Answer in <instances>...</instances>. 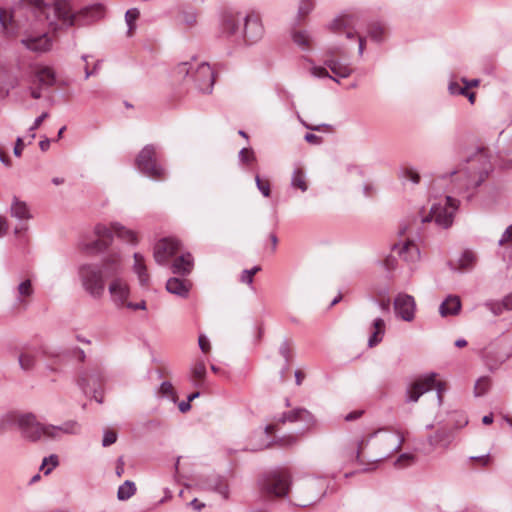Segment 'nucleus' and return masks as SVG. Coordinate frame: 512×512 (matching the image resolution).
Returning a JSON list of instances; mask_svg holds the SVG:
<instances>
[{
  "instance_id": "obj_60",
  "label": "nucleus",
  "mask_w": 512,
  "mask_h": 512,
  "mask_svg": "<svg viewBox=\"0 0 512 512\" xmlns=\"http://www.w3.org/2000/svg\"><path fill=\"white\" fill-rule=\"evenodd\" d=\"M383 265L387 270H393L396 268V259L393 255H389L383 261Z\"/></svg>"
},
{
  "instance_id": "obj_49",
  "label": "nucleus",
  "mask_w": 512,
  "mask_h": 512,
  "mask_svg": "<svg viewBox=\"0 0 512 512\" xmlns=\"http://www.w3.org/2000/svg\"><path fill=\"white\" fill-rule=\"evenodd\" d=\"M260 271V267L259 266H255L251 269H247V270H244L242 272V275H241V281L243 283H247L249 285L252 284L253 282V276L258 272Z\"/></svg>"
},
{
  "instance_id": "obj_27",
  "label": "nucleus",
  "mask_w": 512,
  "mask_h": 512,
  "mask_svg": "<svg viewBox=\"0 0 512 512\" xmlns=\"http://www.w3.org/2000/svg\"><path fill=\"white\" fill-rule=\"evenodd\" d=\"M10 214L17 220H30L32 218L31 211L26 202L21 201L17 197H13Z\"/></svg>"
},
{
  "instance_id": "obj_22",
  "label": "nucleus",
  "mask_w": 512,
  "mask_h": 512,
  "mask_svg": "<svg viewBox=\"0 0 512 512\" xmlns=\"http://www.w3.org/2000/svg\"><path fill=\"white\" fill-rule=\"evenodd\" d=\"M278 421L280 423L304 421L308 424V427L315 425V419L313 415L306 409L302 408H297L290 412L283 413Z\"/></svg>"
},
{
  "instance_id": "obj_20",
  "label": "nucleus",
  "mask_w": 512,
  "mask_h": 512,
  "mask_svg": "<svg viewBox=\"0 0 512 512\" xmlns=\"http://www.w3.org/2000/svg\"><path fill=\"white\" fill-rule=\"evenodd\" d=\"M396 313L405 321H411L415 313L414 298L408 294H399L394 301Z\"/></svg>"
},
{
  "instance_id": "obj_30",
  "label": "nucleus",
  "mask_w": 512,
  "mask_h": 512,
  "mask_svg": "<svg viewBox=\"0 0 512 512\" xmlns=\"http://www.w3.org/2000/svg\"><path fill=\"white\" fill-rule=\"evenodd\" d=\"M114 234L123 240L124 242L130 244H136L138 242L137 234L119 223H113Z\"/></svg>"
},
{
  "instance_id": "obj_15",
  "label": "nucleus",
  "mask_w": 512,
  "mask_h": 512,
  "mask_svg": "<svg viewBox=\"0 0 512 512\" xmlns=\"http://www.w3.org/2000/svg\"><path fill=\"white\" fill-rule=\"evenodd\" d=\"M96 240L91 242H81L80 247L83 251H99L106 248L112 240L114 234L113 224L107 226L104 224H97L94 228Z\"/></svg>"
},
{
  "instance_id": "obj_16",
  "label": "nucleus",
  "mask_w": 512,
  "mask_h": 512,
  "mask_svg": "<svg viewBox=\"0 0 512 512\" xmlns=\"http://www.w3.org/2000/svg\"><path fill=\"white\" fill-rule=\"evenodd\" d=\"M242 20L244 21L243 34L247 42L255 43L262 39L265 30L261 17L257 12H249Z\"/></svg>"
},
{
  "instance_id": "obj_36",
  "label": "nucleus",
  "mask_w": 512,
  "mask_h": 512,
  "mask_svg": "<svg viewBox=\"0 0 512 512\" xmlns=\"http://www.w3.org/2000/svg\"><path fill=\"white\" fill-rule=\"evenodd\" d=\"M135 492L134 482L127 480L118 488L117 497L119 500L124 501L131 498Z\"/></svg>"
},
{
  "instance_id": "obj_29",
  "label": "nucleus",
  "mask_w": 512,
  "mask_h": 512,
  "mask_svg": "<svg viewBox=\"0 0 512 512\" xmlns=\"http://www.w3.org/2000/svg\"><path fill=\"white\" fill-rule=\"evenodd\" d=\"M290 185L294 189H299L302 193L308 190V181L302 168H295L291 175Z\"/></svg>"
},
{
  "instance_id": "obj_59",
  "label": "nucleus",
  "mask_w": 512,
  "mask_h": 512,
  "mask_svg": "<svg viewBox=\"0 0 512 512\" xmlns=\"http://www.w3.org/2000/svg\"><path fill=\"white\" fill-rule=\"evenodd\" d=\"M511 239H512V225H510L505 230V232L502 234V236H501V238L499 240V245H504L505 243H507Z\"/></svg>"
},
{
  "instance_id": "obj_33",
  "label": "nucleus",
  "mask_w": 512,
  "mask_h": 512,
  "mask_svg": "<svg viewBox=\"0 0 512 512\" xmlns=\"http://www.w3.org/2000/svg\"><path fill=\"white\" fill-rule=\"evenodd\" d=\"M242 18L239 14H225L222 20L223 30L229 34H234L238 30L239 22Z\"/></svg>"
},
{
  "instance_id": "obj_54",
  "label": "nucleus",
  "mask_w": 512,
  "mask_h": 512,
  "mask_svg": "<svg viewBox=\"0 0 512 512\" xmlns=\"http://www.w3.org/2000/svg\"><path fill=\"white\" fill-rule=\"evenodd\" d=\"M311 73L315 77H319V78L329 77V78H331V76L329 75L328 71L325 68H323V67H313L311 69ZM332 79L338 82V80L336 78L332 77Z\"/></svg>"
},
{
  "instance_id": "obj_45",
  "label": "nucleus",
  "mask_w": 512,
  "mask_h": 512,
  "mask_svg": "<svg viewBox=\"0 0 512 512\" xmlns=\"http://www.w3.org/2000/svg\"><path fill=\"white\" fill-rule=\"evenodd\" d=\"M58 463V457L56 455H50L49 457L44 458L41 465V470L45 475H48L52 469L58 465Z\"/></svg>"
},
{
  "instance_id": "obj_5",
  "label": "nucleus",
  "mask_w": 512,
  "mask_h": 512,
  "mask_svg": "<svg viewBox=\"0 0 512 512\" xmlns=\"http://www.w3.org/2000/svg\"><path fill=\"white\" fill-rule=\"evenodd\" d=\"M179 74L188 75L191 72L196 89L201 93H210L213 89L215 76L211 66L206 63H181L177 67Z\"/></svg>"
},
{
  "instance_id": "obj_47",
  "label": "nucleus",
  "mask_w": 512,
  "mask_h": 512,
  "mask_svg": "<svg viewBox=\"0 0 512 512\" xmlns=\"http://www.w3.org/2000/svg\"><path fill=\"white\" fill-rule=\"evenodd\" d=\"M293 40L297 45L303 48H307L310 44V37L306 32H296L293 35Z\"/></svg>"
},
{
  "instance_id": "obj_55",
  "label": "nucleus",
  "mask_w": 512,
  "mask_h": 512,
  "mask_svg": "<svg viewBox=\"0 0 512 512\" xmlns=\"http://www.w3.org/2000/svg\"><path fill=\"white\" fill-rule=\"evenodd\" d=\"M11 13L8 10L1 9L0 10V22L4 29L8 30V23L11 20Z\"/></svg>"
},
{
  "instance_id": "obj_25",
  "label": "nucleus",
  "mask_w": 512,
  "mask_h": 512,
  "mask_svg": "<svg viewBox=\"0 0 512 512\" xmlns=\"http://www.w3.org/2000/svg\"><path fill=\"white\" fill-rule=\"evenodd\" d=\"M461 310V300L456 295L448 296L440 305L439 313L442 317L454 316Z\"/></svg>"
},
{
  "instance_id": "obj_17",
  "label": "nucleus",
  "mask_w": 512,
  "mask_h": 512,
  "mask_svg": "<svg viewBox=\"0 0 512 512\" xmlns=\"http://www.w3.org/2000/svg\"><path fill=\"white\" fill-rule=\"evenodd\" d=\"M180 250V242L175 238L159 240L153 249V258L159 265H165Z\"/></svg>"
},
{
  "instance_id": "obj_32",
  "label": "nucleus",
  "mask_w": 512,
  "mask_h": 512,
  "mask_svg": "<svg viewBox=\"0 0 512 512\" xmlns=\"http://www.w3.org/2000/svg\"><path fill=\"white\" fill-rule=\"evenodd\" d=\"M373 333L368 339L369 347H374L378 343L382 341L384 331H385V322L381 318H376L373 321Z\"/></svg>"
},
{
  "instance_id": "obj_38",
  "label": "nucleus",
  "mask_w": 512,
  "mask_h": 512,
  "mask_svg": "<svg viewBox=\"0 0 512 512\" xmlns=\"http://www.w3.org/2000/svg\"><path fill=\"white\" fill-rule=\"evenodd\" d=\"M207 489L217 492L225 499L228 497V486L220 478H215L210 483H208Z\"/></svg>"
},
{
  "instance_id": "obj_19",
  "label": "nucleus",
  "mask_w": 512,
  "mask_h": 512,
  "mask_svg": "<svg viewBox=\"0 0 512 512\" xmlns=\"http://www.w3.org/2000/svg\"><path fill=\"white\" fill-rule=\"evenodd\" d=\"M356 20V17L350 14L340 15L331 22L330 29L336 33L345 34L348 39H352L357 35L355 30Z\"/></svg>"
},
{
  "instance_id": "obj_23",
  "label": "nucleus",
  "mask_w": 512,
  "mask_h": 512,
  "mask_svg": "<svg viewBox=\"0 0 512 512\" xmlns=\"http://www.w3.org/2000/svg\"><path fill=\"white\" fill-rule=\"evenodd\" d=\"M192 283L189 280L170 278L166 283V289L169 293L182 298H187L191 290Z\"/></svg>"
},
{
  "instance_id": "obj_43",
  "label": "nucleus",
  "mask_w": 512,
  "mask_h": 512,
  "mask_svg": "<svg viewBox=\"0 0 512 512\" xmlns=\"http://www.w3.org/2000/svg\"><path fill=\"white\" fill-rule=\"evenodd\" d=\"M490 379L488 377H481L479 378L476 383H475V387H474V393H475V396H482L484 395L489 387H490Z\"/></svg>"
},
{
  "instance_id": "obj_1",
  "label": "nucleus",
  "mask_w": 512,
  "mask_h": 512,
  "mask_svg": "<svg viewBox=\"0 0 512 512\" xmlns=\"http://www.w3.org/2000/svg\"><path fill=\"white\" fill-rule=\"evenodd\" d=\"M13 425H16L21 436L30 442L58 440L64 435H75L80 431V425L74 420L52 425L41 423L33 413L9 412L1 417L0 431H6Z\"/></svg>"
},
{
  "instance_id": "obj_48",
  "label": "nucleus",
  "mask_w": 512,
  "mask_h": 512,
  "mask_svg": "<svg viewBox=\"0 0 512 512\" xmlns=\"http://www.w3.org/2000/svg\"><path fill=\"white\" fill-rule=\"evenodd\" d=\"M485 306L495 315L498 316L506 310L504 299L502 302H487Z\"/></svg>"
},
{
  "instance_id": "obj_4",
  "label": "nucleus",
  "mask_w": 512,
  "mask_h": 512,
  "mask_svg": "<svg viewBox=\"0 0 512 512\" xmlns=\"http://www.w3.org/2000/svg\"><path fill=\"white\" fill-rule=\"evenodd\" d=\"M491 170L489 156L484 150H478L466 160L465 165L449 172L456 182L457 189L465 190L479 186Z\"/></svg>"
},
{
  "instance_id": "obj_7",
  "label": "nucleus",
  "mask_w": 512,
  "mask_h": 512,
  "mask_svg": "<svg viewBox=\"0 0 512 512\" xmlns=\"http://www.w3.org/2000/svg\"><path fill=\"white\" fill-rule=\"evenodd\" d=\"M457 208L458 201L450 196H446L431 206L430 216L423 218L422 222H428L433 219L437 225L448 228L453 223V217Z\"/></svg>"
},
{
  "instance_id": "obj_28",
  "label": "nucleus",
  "mask_w": 512,
  "mask_h": 512,
  "mask_svg": "<svg viewBox=\"0 0 512 512\" xmlns=\"http://www.w3.org/2000/svg\"><path fill=\"white\" fill-rule=\"evenodd\" d=\"M36 81L40 87L47 88L55 83V72L50 67H39L35 73Z\"/></svg>"
},
{
  "instance_id": "obj_57",
  "label": "nucleus",
  "mask_w": 512,
  "mask_h": 512,
  "mask_svg": "<svg viewBox=\"0 0 512 512\" xmlns=\"http://www.w3.org/2000/svg\"><path fill=\"white\" fill-rule=\"evenodd\" d=\"M199 347L204 352L207 353L210 351V343L205 335H200L198 339Z\"/></svg>"
},
{
  "instance_id": "obj_12",
  "label": "nucleus",
  "mask_w": 512,
  "mask_h": 512,
  "mask_svg": "<svg viewBox=\"0 0 512 512\" xmlns=\"http://www.w3.org/2000/svg\"><path fill=\"white\" fill-rule=\"evenodd\" d=\"M261 488L268 494L277 497L285 496L290 487V477L284 473H273L260 481Z\"/></svg>"
},
{
  "instance_id": "obj_24",
  "label": "nucleus",
  "mask_w": 512,
  "mask_h": 512,
  "mask_svg": "<svg viewBox=\"0 0 512 512\" xmlns=\"http://www.w3.org/2000/svg\"><path fill=\"white\" fill-rule=\"evenodd\" d=\"M133 258H134V264H133L132 269L138 277L139 284L141 286H148L150 276L147 271V266L145 263L144 256L140 253H134Z\"/></svg>"
},
{
  "instance_id": "obj_41",
  "label": "nucleus",
  "mask_w": 512,
  "mask_h": 512,
  "mask_svg": "<svg viewBox=\"0 0 512 512\" xmlns=\"http://www.w3.org/2000/svg\"><path fill=\"white\" fill-rule=\"evenodd\" d=\"M139 17V10L136 8L129 9L125 14V21L128 26V35L131 36L135 30V22Z\"/></svg>"
},
{
  "instance_id": "obj_13",
  "label": "nucleus",
  "mask_w": 512,
  "mask_h": 512,
  "mask_svg": "<svg viewBox=\"0 0 512 512\" xmlns=\"http://www.w3.org/2000/svg\"><path fill=\"white\" fill-rule=\"evenodd\" d=\"M21 44L34 53H45L52 48V39L44 32L27 31L21 38Z\"/></svg>"
},
{
  "instance_id": "obj_6",
  "label": "nucleus",
  "mask_w": 512,
  "mask_h": 512,
  "mask_svg": "<svg viewBox=\"0 0 512 512\" xmlns=\"http://www.w3.org/2000/svg\"><path fill=\"white\" fill-rule=\"evenodd\" d=\"M78 276L82 287L89 295L94 298L102 297L105 288V278L99 265L88 263L80 265Z\"/></svg>"
},
{
  "instance_id": "obj_50",
  "label": "nucleus",
  "mask_w": 512,
  "mask_h": 512,
  "mask_svg": "<svg viewBox=\"0 0 512 512\" xmlns=\"http://www.w3.org/2000/svg\"><path fill=\"white\" fill-rule=\"evenodd\" d=\"M256 185L258 189L261 191L263 196L269 197L270 196V185L269 182L261 180V178L257 175L255 177Z\"/></svg>"
},
{
  "instance_id": "obj_44",
  "label": "nucleus",
  "mask_w": 512,
  "mask_h": 512,
  "mask_svg": "<svg viewBox=\"0 0 512 512\" xmlns=\"http://www.w3.org/2000/svg\"><path fill=\"white\" fill-rule=\"evenodd\" d=\"M369 34L373 40L379 42L386 34V28L380 23H374L370 27Z\"/></svg>"
},
{
  "instance_id": "obj_10",
  "label": "nucleus",
  "mask_w": 512,
  "mask_h": 512,
  "mask_svg": "<svg viewBox=\"0 0 512 512\" xmlns=\"http://www.w3.org/2000/svg\"><path fill=\"white\" fill-rule=\"evenodd\" d=\"M364 457V443L358 440L341 447L335 454V461L341 466L358 463L366 468L367 464Z\"/></svg>"
},
{
  "instance_id": "obj_14",
  "label": "nucleus",
  "mask_w": 512,
  "mask_h": 512,
  "mask_svg": "<svg viewBox=\"0 0 512 512\" xmlns=\"http://www.w3.org/2000/svg\"><path fill=\"white\" fill-rule=\"evenodd\" d=\"M108 292L112 303L118 309L125 308L130 301V286L124 278L116 277L111 279L108 285Z\"/></svg>"
},
{
  "instance_id": "obj_46",
  "label": "nucleus",
  "mask_w": 512,
  "mask_h": 512,
  "mask_svg": "<svg viewBox=\"0 0 512 512\" xmlns=\"http://www.w3.org/2000/svg\"><path fill=\"white\" fill-rule=\"evenodd\" d=\"M415 462V456L412 454L404 453L395 461V466L398 468L407 467Z\"/></svg>"
},
{
  "instance_id": "obj_31",
  "label": "nucleus",
  "mask_w": 512,
  "mask_h": 512,
  "mask_svg": "<svg viewBox=\"0 0 512 512\" xmlns=\"http://www.w3.org/2000/svg\"><path fill=\"white\" fill-rule=\"evenodd\" d=\"M325 63L337 77L346 78L352 73V68L348 64H343L336 59H328Z\"/></svg>"
},
{
  "instance_id": "obj_2",
  "label": "nucleus",
  "mask_w": 512,
  "mask_h": 512,
  "mask_svg": "<svg viewBox=\"0 0 512 512\" xmlns=\"http://www.w3.org/2000/svg\"><path fill=\"white\" fill-rule=\"evenodd\" d=\"M104 7L101 4L84 7L73 11L72 0H54L52 4L41 8V14L50 29L58 31L75 25H84L88 20L100 18Z\"/></svg>"
},
{
  "instance_id": "obj_52",
  "label": "nucleus",
  "mask_w": 512,
  "mask_h": 512,
  "mask_svg": "<svg viewBox=\"0 0 512 512\" xmlns=\"http://www.w3.org/2000/svg\"><path fill=\"white\" fill-rule=\"evenodd\" d=\"M313 8L312 0H301L299 5V14L304 16L308 14Z\"/></svg>"
},
{
  "instance_id": "obj_51",
  "label": "nucleus",
  "mask_w": 512,
  "mask_h": 512,
  "mask_svg": "<svg viewBox=\"0 0 512 512\" xmlns=\"http://www.w3.org/2000/svg\"><path fill=\"white\" fill-rule=\"evenodd\" d=\"M116 440H117L116 432H114L112 430H107V431L104 432L103 440H102V445L104 447L110 446L113 443H115Z\"/></svg>"
},
{
  "instance_id": "obj_39",
  "label": "nucleus",
  "mask_w": 512,
  "mask_h": 512,
  "mask_svg": "<svg viewBox=\"0 0 512 512\" xmlns=\"http://www.w3.org/2000/svg\"><path fill=\"white\" fill-rule=\"evenodd\" d=\"M476 262V255L472 251H465L458 259V269H469Z\"/></svg>"
},
{
  "instance_id": "obj_18",
  "label": "nucleus",
  "mask_w": 512,
  "mask_h": 512,
  "mask_svg": "<svg viewBox=\"0 0 512 512\" xmlns=\"http://www.w3.org/2000/svg\"><path fill=\"white\" fill-rule=\"evenodd\" d=\"M392 251L407 263H415L420 258L417 245L409 238H404L398 243H395L392 247Z\"/></svg>"
},
{
  "instance_id": "obj_42",
  "label": "nucleus",
  "mask_w": 512,
  "mask_h": 512,
  "mask_svg": "<svg viewBox=\"0 0 512 512\" xmlns=\"http://www.w3.org/2000/svg\"><path fill=\"white\" fill-rule=\"evenodd\" d=\"M181 24L192 28L197 24V13L194 10H185L180 15Z\"/></svg>"
},
{
  "instance_id": "obj_26",
  "label": "nucleus",
  "mask_w": 512,
  "mask_h": 512,
  "mask_svg": "<svg viewBox=\"0 0 512 512\" xmlns=\"http://www.w3.org/2000/svg\"><path fill=\"white\" fill-rule=\"evenodd\" d=\"M174 274L188 275L193 269V257L190 253L182 254L177 257L172 264Z\"/></svg>"
},
{
  "instance_id": "obj_56",
  "label": "nucleus",
  "mask_w": 512,
  "mask_h": 512,
  "mask_svg": "<svg viewBox=\"0 0 512 512\" xmlns=\"http://www.w3.org/2000/svg\"><path fill=\"white\" fill-rule=\"evenodd\" d=\"M160 393L165 396H171L174 398L173 386L170 382H163L160 386Z\"/></svg>"
},
{
  "instance_id": "obj_34",
  "label": "nucleus",
  "mask_w": 512,
  "mask_h": 512,
  "mask_svg": "<svg viewBox=\"0 0 512 512\" xmlns=\"http://www.w3.org/2000/svg\"><path fill=\"white\" fill-rule=\"evenodd\" d=\"M18 362L21 369L25 371H29L34 368L36 363V354L35 352L24 350L20 352L18 356Z\"/></svg>"
},
{
  "instance_id": "obj_11",
  "label": "nucleus",
  "mask_w": 512,
  "mask_h": 512,
  "mask_svg": "<svg viewBox=\"0 0 512 512\" xmlns=\"http://www.w3.org/2000/svg\"><path fill=\"white\" fill-rule=\"evenodd\" d=\"M324 495V489L318 481L311 480L303 484L296 491L295 504L301 507L313 505L320 501Z\"/></svg>"
},
{
  "instance_id": "obj_53",
  "label": "nucleus",
  "mask_w": 512,
  "mask_h": 512,
  "mask_svg": "<svg viewBox=\"0 0 512 512\" xmlns=\"http://www.w3.org/2000/svg\"><path fill=\"white\" fill-rule=\"evenodd\" d=\"M239 158L242 162L246 163V162H249V161H252L254 160L255 156H254V152L250 149H247V148H243L240 152H239Z\"/></svg>"
},
{
  "instance_id": "obj_35",
  "label": "nucleus",
  "mask_w": 512,
  "mask_h": 512,
  "mask_svg": "<svg viewBox=\"0 0 512 512\" xmlns=\"http://www.w3.org/2000/svg\"><path fill=\"white\" fill-rule=\"evenodd\" d=\"M17 293H18V302L19 303H25L26 299L32 296L33 294V287L31 280L25 279L19 283L17 286Z\"/></svg>"
},
{
  "instance_id": "obj_40",
  "label": "nucleus",
  "mask_w": 512,
  "mask_h": 512,
  "mask_svg": "<svg viewBox=\"0 0 512 512\" xmlns=\"http://www.w3.org/2000/svg\"><path fill=\"white\" fill-rule=\"evenodd\" d=\"M399 175L404 180H410L414 184H418L420 181L419 173L412 167L404 166L400 169Z\"/></svg>"
},
{
  "instance_id": "obj_62",
  "label": "nucleus",
  "mask_w": 512,
  "mask_h": 512,
  "mask_svg": "<svg viewBox=\"0 0 512 512\" xmlns=\"http://www.w3.org/2000/svg\"><path fill=\"white\" fill-rule=\"evenodd\" d=\"M49 116L47 112L42 113L39 117H37L33 123V125L30 127V131H34L42 124V122Z\"/></svg>"
},
{
  "instance_id": "obj_3",
  "label": "nucleus",
  "mask_w": 512,
  "mask_h": 512,
  "mask_svg": "<svg viewBox=\"0 0 512 512\" xmlns=\"http://www.w3.org/2000/svg\"><path fill=\"white\" fill-rule=\"evenodd\" d=\"M360 441L364 443V458L367 464L363 470L368 471L375 469L378 463L399 450L404 438L399 432L381 429Z\"/></svg>"
},
{
  "instance_id": "obj_8",
  "label": "nucleus",
  "mask_w": 512,
  "mask_h": 512,
  "mask_svg": "<svg viewBox=\"0 0 512 512\" xmlns=\"http://www.w3.org/2000/svg\"><path fill=\"white\" fill-rule=\"evenodd\" d=\"M436 389L439 405L442 402V393L445 391V383L436 381V374L430 373L411 384L407 390V399L410 402H417L421 395Z\"/></svg>"
},
{
  "instance_id": "obj_21",
  "label": "nucleus",
  "mask_w": 512,
  "mask_h": 512,
  "mask_svg": "<svg viewBox=\"0 0 512 512\" xmlns=\"http://www.w3.org/2000/svg\"><path fill=\"white\" fill-rule=\"evenodd\" d=\"M99 267L104 278H116L123 271V263L119 255L108 256Z\"/></svg>"
},
{
  "instance_id": "obj_64",
  "label": "nucleus",
  "mask_w": 512,
  "mask_h": 512,
  "mask_svg": "<svg viewBox=\"0 0 512 512\" xmlns=\"http://www.w3.org/2000/svg\"><path fill=\"white\" fill-rule=\"evenodd\" d=\"M124 465H125V462H124V459L123 457H119L117 459V465H116V475L118 477H121L124 473Z\"/></svg>"
},
{
  "instance_id": "obj_37",
  "label": "nucleus",
  "mask_w": 512,
  "mask_h": 512,
  "mask_svg": "<svg viewBox=\"0 0 512 512\" xmlns=\"http://www.w3.org/2000/svg\"><path fill=\"white\" fill-rule=\"evenodd\" d=\"M206 375V366L204 361L200 360L197 361L192 367H191V378L194 381L195 385L199 381H202Z\"/></svg>"
},
{
  "instance_id": "obj_63",
  "label": "nucleus",
  "mask_w": 512,
  "mask_h": 512,
  "mask_svg": "<svg viewBox=\"0 0 512 512\" xmlns=\"http://www.w3.org/2000/svg\"><path fill=\"white\" fill-rule=\"evenodd\" d=\"M8 221L5 217L0 216V238L5 236L8 232Z\"/></svg>"
},
{
  "instance_id": "obj_9",
  "label": "nucleus",
  "mask_w": 512,
  "mask_h": 512,
  "mask_svg": "<svg viewBox=\"0 0 512 512\" xmlns=\"http://www.w3.org/2000/svg\"><path fill=\"white\" fill-rule=\"evenodd\" d=\"M137 167L147 176L160 178L164 175V168L156 162V148L146 145L136 158Z\"/></svg>"
},
{
  "instance_id": "obj_61",
  "label": "nucleus",
  "mask_w": 512,
  "mask_h": 512,
  "mask_svg": "<svg viewBox=\"0 0 512 512\" xmlns=\"http://www.w3.org/2000/svg\"><path fill=\"white\" fill-rule=\"evenodd\" d=\"M297 437L295 435H288L280 439V445L282 446H291L297 442Z\"/></svg>"
},
{
  "instance_id": "obj_58",
  "label": "nucleus",
  "mask_w": 512,
  "mask_h": 512,
  "mask_svg": "<svg viewBox=\"0 0 512 512\" xmlns=\"http://www.w3.org/2000/svg\"><path fill=\"white\" fill-rule=\"evenodd\" d=\"M127 309L129 310H146V302L144 300H141L139 303H133L131 301L128 302L126 305Z\"/></svg>"
}]
</instances>
